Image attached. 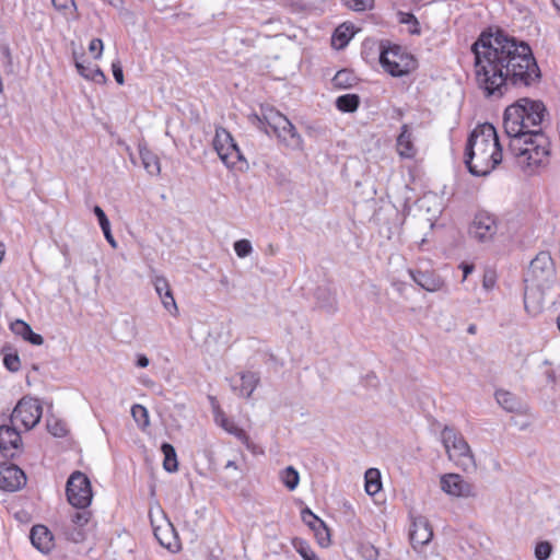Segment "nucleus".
<instances>
[{
	"label": "nucleus",
	"instance_id": "nucleus-9",
	"mask_svg": "<svg viewBox=\"0 0 560 560\" xmlns=\"http://www.w3.org/2000/svg\"><path fill=\"white\" fill-rule=\"evenodd\" d=\"M42 413L38 399L23 397L14 407L11 421H20L26 430H31L40 421Z\"/></svg>",
	"mask_w": 560,
	"mask_h": 560
},
{
	"label": "nucleus",
	"instance_id": "nucleus-18",
	"mask_svg": "<svg viewBox=\"0 0 560 560\" xmlns=\"http://www.w3.org/2000/svg\"><path fill=\"white\" fill-rule=\"evenodd\" d=\"M316 307L327 314H335L338 311L336 293L327 287H318L315 291Z\"/></svg>",
	"mask_w": 560,
	"mask_h": 560
},
{
	"label": "nucleus",
	"instance_id": "nucleus-48",
	"mask_svg": "<svg viewBox=\"0 0 560 560\" xmlns=\"http://www.w3.org/2000/svg\"><path fill=\"white\" fill-rule=\"evenodd\" d=\"M89 50H90L91 54L94 55L95 59H98L102 56V51H103V42H102V39L93 38L90 42Z\"/></svg>",
	"mask_w": 560,
	"mask_h": 560
},
{
	"label": "nucleus",
	"instance_id": "nucleus-60",
	"mask_svg": "<svg viewBox=\"0 0 560 560\" xmlns=\"http://www.w3.org/2000/svg\"><path fill=\"white\" fill-rule=\"evenodd\" d=\"M225 468H237L236 466V463L234 460H229L226 464H225Z\"/></svg>",
	"mask_w": 560,
	"mask_h": 560
},
{
	"label": "nucleus",
	"instance_id": "nucleus-3",
	"mask_svg": "<svg viewBox=\"0 0 560 560\" xmlns=\"http://www.w3.org/2000/svg\"><path fill=\"white\" fill-rule=\"evenodd\" d=\"M464 158L474 176H487L502 162V147L492 124H480L469 133Z\"/></svg>",
	"mask_w": 560,
	"mask_h": 560
},
{
	"label": "nucleus",
	"instance_id": "nucleus-40",
	"mask_svg": "<svg viewBox=\"0 0 560 560\" xmlns=\"http://www.w3.org/2000/svg\"><path fill=\"white\" fill-rule=\"evenodd\" d=\"M552 551V546L549 541H540L535 547V557L537 560H547Z\"/></svg>",
	"mask_w": 560,
	"mask_h": 560
},
{
	"label": "nucleus",
	"instance_id": "nucleus-24",
	"mask_svg": "<svg viewBox=\"0 0 560 560\" xmlns=\"http://www.w3.org/2000/svg\"><path fill=\"white\" fill-rule=\"evenodd\" d=\"M495 399H497L498 404L509 412H518L522 408V405H521V401L518 400V398L514 394H512L508 390H503V389L497 390Z\"/></svg>",
	"mask_w": 560,
	"mask_h": 560
},
{
	"label": "nucleus",
	"instance_id": "nucleus-38",
	"mask_svg": "<svg viewBox=\"0 0 560 560\" xmlns=\"http://www.w3.org/2000/svg\"><path fill=\"white\" fill-rule=\"evenodd\" d=\"M313 532L315 533L317 541L322 547H327L330 544L329 529L323 520Z\"/></svg>",
	"mask_w": 560,
	"mask_h": 560
},
{
	"label": "nucleus",
	"instance_id": "nucleus-45",
	"mask_svg": "<svg viewBox=\"0 0 560 560\" xmlns=\"http://www.w3.org/2000/svg\"><path fill=\"white\" fill-rule=\"evenodd\" d=\"M93 212L98 220L101 229L107 230V228L110 226V223L104 210L100 206H94Z\"/></svg>",
	"mask_w": 560,
	"mask_h": 560
},
{
	"label": "nucleus",
	"instance_id": "nucleus-11",
	"mask_svg": "<svg viewBox=\"0 0 560 560\" xmlns=\"http://www.w3.org/2000/svg\"><path fill=\"white\" fill-rule=\"evenodd\" d=\"M441 489L454 497L470 498L476 495L475 487L458 474H446L441 477Z\"/></svg>",
	"mask_w": 560,
	"mask_h": 560
},
{
	"label": "nucleus",
	"instance_id": "nucleus-59",
	"mask_svg": "<svg viewBox=\"0 0 560 560\" xmlns=\"http://www.w3.org/2000/svg\"><path fill=\"white\" fill-rule=\"evenodd\" d=\"M114 8H120L122 5V0H103Z\"/></svg>",
	"mask_w": 560,
	"mask_h": 560
},
{
	"label": "nucleus",
	"instance_id": "nucleus-63",
	"mask_svg": "<svg viewBox=\"0 0 560 560\" xmlns=\"http://www.w3.org/2000/svg\"><path fill=\"white\" fill-rule=\"evenodd\" d=\"M552 4L560 12V4H558L555 0H552Z\"/></svg>",
	"mask_w": 560,
	"mask_h": 560
},
{
	"label": "nucleus",
	"instance_id": "nucleus-35",
	"mask_svg": "<svg viewBox=\"0 0 560 560\" xmlns=\"http://www.w3.org/2000/svg\"><path fill=\"white\" fill-rule=\"evenodd\" d=\"M63 535L67 540L72 542H82L85 539V530L79 526L72 524L65 525Z\"/></svg>",
	"mask_w": 560,
	"mask_h": 560
},
{
	"label": "nucleus",
	"instance_id": "nucleus-46",
	"mask_svg": "<svg viewBox=\"0 0 560 560\" xmlns=\"http://www.w3.org/2000/svg\"><path fill=\"white\" fill-rule=\"evenodd\" d=\"M162 303H163V306L172 314V315H177L178 313V308H177V305H176V302L174 300V296H173V293H170V298H167L165 294L163 295V298H160Z\"/></svg>",
	"mask_w": 560,
	"mask_h": 560
},
{
	"label": "nucleus",
	"instance_id": "nucleus-14",
	"mask_svg": "<svg viewBox=\"0 0 560 560\" xmlns=\"http://www.w3.org/2000/svg\"><path fill=\"white\" fill-rule=\"evenodd\" d=\"M433 530L429 521L424 516H418L412 520L409 532L410 542L415 550L425 546L431 541Z\"/></svg>",
	"mask_w": 560,
	"mask_h": 560
},
{
	"label": "nucleus",
	"instance_id": "nucleus-56",
	"mask_svg": "<svg viewBox=\"0 0 560 560\" xmlns=\"http://www.w3.org/2000/svg\"><path fill=\"white\" fill-rule=\"evenodd\" d=\"M149 365V359L144 354H139L137 357V366L139 368H147Z\"/></svg>",
	"mask_w": 560,
	"mask_h": 560
},
{
	"label": "nucleus",
	"instance_id": "nucleus-30",
	"mask_svg": "<svg viewBox=\"0 0 560 560\" xmlns=\"http://www.w3.org/2000/svg\"><path fill=\"white\" fill-rule=\"evenodd\" d=\"M360 105V96L357 94H345L336 100V107L342 113H353Z\"/></svg>",
	"mask_w": 560,
	"mask_h": 560
},
{
	"label": "nucleus",
	"instance_id": "nucleus-12",
	"mask_svg": "<svg viewBox=\"0 0 560 560\" xmlns=\"http://www.w3.org/2000/svg\"><path fill=\"white\" fill-rule=\"evenodd\" d=\"M26 483L24 471L14 464L0 465V489L14 492Z\"/></svg>",
	"mask_w": 560,
	"mask_h": 560
},
{
	"label": "nucleus",
	"instance_id": "nucleus-25",
	"mask_svg": "<svg viewBox=\"0 0 560 560\" xmlns=\"http://www.w3.org/2000/svg\"><path fill=\"white\" fill-rule=\"evenodd\" d=\"M140 159L144 170L152 176H156L161 172L159 158L145 147L139 148Z\"/></svg>",
	"mask_w": 560,
	"mask_h": 560
},
{
	"label": "nucleus",
	"instance_id": "nucleus-8",
	"mask_svg": "<svg viewBox=\"0 0 560 560\" xmlns=\"http://www.w3.org/2000/svg\"><path fill=\"white\" fill-rule=\"evenodd\" d=\"M66 495L73 508H88L93 498L91 481L88 476L79 470L73 471L66 485Z\"/></svg>",
	"mask_w": 560,
	"mask_h": 560
},
{
	"label": "nucleus",
	"instance_id": "nucleus-44",
	"mask_svg": "<svg viewBox=\"0 0 560 560\" xmlns=\"http://www.w3.org/2000/svg\"><path fill=\"white\" fill-rule=\"evenodd\" d=\"M374 4V0H349L347 5L354 11H365L372 9Z\"/></svg>",
	"mask_w": 560,
	"mask_h": 560
},
{
	"label": "nucleus",
	"instance_id": "nucleus-22",
	"mask_svg": "<svg viewBox=\"0 0 560 560\" xmlns=\"http://www.w3.org/2000/svg\"><path fill=\"white\" fill-rule=\"evenodd\" d=\"M215 421L230 434H233L241 442L248 446L249 438L245 430L237 427L233 421L229 420L223 412H218L215 416Z\"/></svg>",
	"mask_w": 560,
	"mask_h": 560
},
{
	"label": "nucleus",
	"instance_id": "nucleus-57",
	"mask_svg": "<svg viewBox=\"0 0 560 560\" xmlns=\"http://www.w3.org/2000/svg\"><path fill=\"white\" fill-rule=\"evenodd\" d=\"M460 268H462L463 273H464L463 280H465L468 277V275H470L472 272V270H474V266L467 265V264H463L460 266Z\"/></svg>",
	"mask_w": 560,
	"mask_h": 560
},
{
	"label": "nucleus",
	"instance_id": "nucleus-6",
	"mask_svg": "<svg viewBox=\"0 0 560 560\" xmlns=\"http://www.w3.org/2000/svg\"><path fill=\"white\" fill-rule=\"evenodd\" d=\"M264 118L281 143L291 150H302L303 138L283 114L271 109Z\"/></svg>",
	"mask_w": 560,
	"mask_h": 560
},
{
	"label": "nucleus",
	"instance_id": "nucleus-61",
	"mask_svg": "<svg viewBox=\"0 0 560 560\" xmlns=\"http://www.w3.org/2000/svg\"><path fill=\"white\" fill-rule=\"evenodd\" d=\"M476 330H477V326H476V325H474V324L469 325V326H468V328H467V331H468L469 334H475V332H476Z\"/></svg>",
	"mask_w": 560,
	"mask_h": 560
},
{
	"label": "nucleus",
	"instance_id": "nucleus-28",
	"mask_svg": "<svg viewBox=\"0 0 560 560\" xmlns=\"http://www.w3.org/2000/svg\"><path fill=\"white\" fill-rule=\"evenodd\" d=\"M357 81L354 73L348 69L339 70L331 80L332 85L337 89H350Z\"/></svg>",
	"mask_w": 560,
	"mask_h": 560
},
{
	"label": "nucleus",
	"instance_id": "nucleus-26",
	"mask_svg": "<svg viewBox=\"0 0 560 560\" xmlns=\"http://www.w3.org/2000/svg\"><path fill=\"white\" fill-rule=\"evenodd\" d=\"M154 536L167 549H172L173 541H176V532L171 523H167L164 528L154 527Z\"/></svg>",
	"mask_w": 560,
	"mask_h": 560
},
{
	"label": "nucleus",
	"instance_id": "nucleus-5",
	"mask_svg": "<svg viewBox=\"0 0 560 560\" xmlns=\"http://www.w3.org/2000/svg\"><path fill=\"white\" fill-rule=\"evenodd\" d=\"M441 440L446 450L448 458L465 471L476 469V462L472 452L464 439L455 429L445 427L441 432Z\"/></svg>",
	"mask_w": 560,
	"mask_h": 560
},
{
	"label": "nucleus",
	"instance_id": "nucleus-20",
	"mask_svg": "<svg viewBox=\"0 0 560 560\" xmlns=\"http://www.w3.org/2000/svg\"><path fill=\"white\" fill-rule=\"evenodd\" d=\"M259 383V376L255 372H244L240 374V385L236 383L232 385L233 389L240 390L243 397H250Z\"/></svg>",
	"mask_w": 560,
	"mask_h": 560
},
{
	"label": "nucleus",
	"instance_id": "nucleus-47",
	"mask_svg": "<svg viewBox=\"0 0 560 560\" xmlns=\"http://www.w3.org/2000/svg\"><path fill=\"white\" fill-rule=\"evenodd\" d=\"M52 5L57 11L66 13L67 10L73 8V11L77 10L75 3L73 0H51Z\"/></svg>",
	"mask_w": 560,
	"mask_h": 560
},
{
	"label": "nucleus",
	"instance_id": "nucleus-23",
	"mask_svg": "<svg viewBox=\"0 0 560 560\" xmlns=\"http://www.w3.org/2000/svg\"><path fill=\"white\" fill-rule=\"evenodd\" d=\"M354 31L352 25L341 24L338 26L331 37V44L336 49H343L353 37Z\"/></svg>",
	"mask_w": 560,
	"mask_h": 560
},
{
	"label": "nucleus",
	"instance_id": "nucleus-42",
	"mask_svg": "<svg viewBox=\"0 0 560 560\" xmlns=\"http://www.w3.org/2000/svg\"><path fill=\"white\" fill-rule=\"evenodd\" d=\"M3 365L10 372H18L21 368V362L18 353H7L3 357Z\"/></svg>",
	"mask_w": 560,
	"mask_h": 560
},
{
	"label": "nucleus",
	"instance_id": "nucleus-7",
	"mask_svg": "<svg viewBox=\"0 0 560 560\" xmlns=\"http://www.w3.org/2000/svg\"><path fill=\"white\" fill-rule=\"evenodd\" d=\"M556 278L553 259L548 252H540L530 261L526 282H533L539 291L551 287Z\"/></svg>",
	"mask_w": 560,
	"mask_h": 560
},
{
	"label": "nucleus",
	"instance_id": "nucleus-36",
	"mask_svg": "<svg viewBox=\"0 0 560 560\" xmlns=\"http://www.w3.org/2000/svg\"><path fill=\"white\" fill-rule=\"evenodd\" d=\"M293 546L304 560H319L311 546L303 539H294Z\"/></svg>",
	"mask_w": 560,
	"mask_h": 560
},
{
	"label": "nucleus",
	"instance_id": "nucleus-4",
	"mask_svg": "<svg viewBox=\"0 0 560 560\" xmlns=\"http://www.w3.org/2000/svg\"><path fill=\"white\" fill-rule=\"evenodd\" d=\"M380 63L392 77L400 78L417 67L416 59L406 52L399 45L387 40L380 43Z\"/></svg>",
	"mask_w": 560,
	"mask_h": 560
},
{
	"label": "nucleus",
	"instance_id": "nucleus-51",
	"mask_svg": "<svg viewBox=\"0 0 560 560\" xmlns=\"http://www.w3.org/2000/svg\"><path fill=\"white\" fill-rule=\"evenodd\" d=\"M92 77L89 78V80L95 81V82H105L106 77L104 75L103 71L98 67H94L93 70H91Z\"/></svg>",
	"mask_w": 560,
	"mask_h": 560
},
{
	"label": "nucleus",
	"instance_id": "nucleus-21",
	"mask_svg": "<svg viewBox=\"0 0 560 560\" xmlns=\"http://www.w3.org/2000/svg\"><path fill=\"white\" fill-rule=\"evenodd\" d=\"M224 149L225 150L218 153V155L228 167H235L238 163L247 164L234 139L232 140V145L228 144Z\"/></svg>",
	"mask_w": 560,
	"mask_h": 560
},
{
	"label": "nucleus",
	"instance_id": "nucleus-2",
	"mask_svg": "<svg viewBox=\"0 0 560 560\" xmlns=\"http://www.w3.org/2000/svg\"><path fill=\"white\" fill-rule=\"evenodd\" d=\"M548 116L540 100L518 98L503 114V128L510 138L509 150L522 167H536L545 163L550 154V141L542 124Z\"/></svg>",
	"mask_w": 560,
	"mask_h": 560
},
{
	"label": "nucleus",
	"instance_id": "nucleus-64",
	"mask_svg": "<svg viewBox=\"0 0 560 560\" xmlns=\"http://www.w3.org/2000/svg\"><path fill=\"white\" fill-rule=\"evenodd\" d=\"M488 283H490V280H485L483 285H486V287H487V285H488Z\"/></svg>",
	"mask_w": 560,
	"mask_h": 560
},
{
	"label": "nucleus",
	"instance_id": "nucleus-39",
	"mask_svg": "<svg viewBox=\"0 0 560 560\" xmlns=\"http://www.w3.org/2000/svg\"><path fill=\"white\" fill-rule=\"evenodd\" d=\"M301 517L302 521L312 529L314 530L317 525L322 522V520L315 515L308 508H304L301 511Z\"/></svg>",
	"mask_w": 560,
	"mask_h": 560
},
{
	"label": "nucleus",
	"instance_id": "nucleus-43",
	"mask_svg": "<svg viewBox=\"0 0 560 560\" xmlns=\"http://www.w3.org/2000/svg\"><path fill=\"white\" fill-rule=\"evenodd\" d=\"M234 250L238 257L245 258L252 253L253 247L249 241L240 240L234 243Z\"/></svg>",
	"mask_w": 560,
	"mask_h": 560
},
{
	"label": "nucleus",
	"instance_id": "nucleus-1",
	"mask_svg": "<svg viewBox=\"0 0 560 560\" xmlns=\"http://www.w3.org/2000/svg\"><path fill=\"white\" fill-rule=\"evenodd\" d=\"M471 52L476 80L487 98L500 100L511 89L530 88L541 79L530 46L502 28L481 32Z\"/></svg>",
	"mask_w": 560,
	"mask_h": 560
},
{
	"label": "nucleus",
	"instance_id": "nucleus-62",
	"mask_svg": "<svg viewBox=\"0 0 560 560\" xmlns=\"http://www.w3.org/2000/svg\"><path fill=\"white\" fill-rule=\"evenodd\" d=\"M3 256H4V247L2 244H0V262L2 261L3 259Z\"/></svg>",
	"mask_w": 560,
	"mask_h": 560
},
{
	"label": "nucleus",
	"instance_id": "nucleus-29",
	"mask_svg": "<svg viewBox=\"0 0 560 560\" xmlns=\"http://www.w3.org/2000/svg\"><path fill=\"white\" fill-rule=\"evenodd\" d=\"M365 491L369 495L376 494L382 488L381 474L376 468H369L364 475Z\"/></svg>",
	"mask_w": 560,
	"mask_h": 560
},
{
	"label": "nucleus",
	"instance_id": "nucleus-16",
	"mask_svg": "<svg viewBox=\"0 0 560 560\" xmlns=\"http://www.w3.org/2000/svg\"><path fill=\"white\" fill-rule=\"evenodd\" d=\"M32 545L42 553H49L54 548V537L44 525H34L30 533Z\"/></svg>",
	"mask_w": 560,
	"mask_h": 560
},
{
	"label": "nucleus",
	"instance_id": "nucleus-31",
	"mask_svg": "<svg viewBox=\"0 0 560 560\" xmlns=\"http://www.w3.org/2000/svg\"><path fill=\"white\" fill-rule=\"evenodd\" d=\"M233 137L232 135L224 128L220 127L215 129V136L213 138V148L217 153H221L225 145H232Z\"/></svg>",
	"mask_w": 560,
	"mask_h": 560
},
{
	"label": "nucleus",
	"instance_id": "nucleus-27",
	"mask_svg": "<svg viewBox=\"0 0 560 560\" xmlns=\"http://www.w3.org/2000/svg\"><path fill=\"white\" fill-rule=\"evenodd\" d=\"M161 452L164 455L163 467L168 472H174L178 469V462L174 446L167 442L161 445Z\"/></svg>",
	"mask_w": 560,
	"mask_h": 560
},
{
	"label": "nucleus",
	"instance_id": "nucleus-37",
	"mask_svg": "<svg viewBox=\"0 0 560 560\" xmlns=\"http://www.w3.org/2000/svg\"><path fill=\"white\" fill-rule=\"evenodd\" d=\"M131 415L141 429L149 425V412L142 405H133L131 407Z\"/></svg>",
	"mask_w": 560,
	"mask_h": 560
},
{
	"label": "nucleus",
	"instance_id": "nucleus-13",
	"mask_svg": "<svg viewBox=\"0 0 560 560\" xmlns=\"http://www.w3.org/2000/svg\"><path fill=\"white\" fill-rule=\"evenodd\" d=\"M22 438L13 425H0V452L4 457L13 458L21 450Z\"/></svg>",
	"mask_w": 560,
	"mask_h": 560
},
{
	"label": "nucleus",
	"instance_id": "nucleus-19",
	"mask_svg": "<svg viewBox=\"0 0 560 560\" xmlns=\"http://www.w3.org/2000/svg\"><path fill=\"white\" fill-rule=\"evenodd\" d=\"M10 328L13 334L21 336L25 341L34 346H40L44 343L42 335L34 332L32 327L22 319H15L12 322Z\"/></svg>",
	"mask_w": 560,
	"mask_h": 560
},
{
	"label": "nucleus",
	"instance_id": "nucleus-41",
	"mask_svg": "<svg viewBox=\"0 0 560 560\" xmlns=\"http://www.w3.org/2000/svg\"><path fill=\"white\" fill-rule=\"evenodd\" d=\"M153 284L160 298H163L164 294L167 298H170V293H172V290L170 288L167 280L164 277H155Z\"/></svg>",
	"mask_w": 560,
	"mask_h": 560
},
{
	"label": "nucleus",
	"instance_id": "nucleus-34",
	"mask_svg": "<svg viewBox=\"0 0 560 560\" xmlns=\"http://www.w3.org/2000/svg\"><path fill=\"white\" fill-rule=\"evenodd\" d=\"M85 509H77L72 511L69 515L70 523L74 526H79L81 528H84V526L90 522L91 518V512Z\"/></svg>",
	"mask_w": 560,
	"mask_h": 560
},
{
	"label": "nucleus",
	"instance_id": "nucleus-33",
	"mask_svg": "<svg viewBox=\"0 0 560 560\" xmlns=\"http://www.w3.org/2000/svg\"><path fill=\"white\" fill-rule=\"evenodd\" d=\"M397 16H398V22L399 23L406 24V25L410 26L409 27L410 34H412V35H420L421 34V27H420L419 21L415 16L413 13L399 11L397 13Z\"/></svg>",
	"mask_w": 560,
	"mask_h": 560
},
{
	"label": "nucleus",
	"instance_id": "nucleus-58",
	"mask_svg": "<svg viewBox=\"0 0 560 560\" xmlns=\"http://www.w3.org/2000/svg\"><path fill=\"white\" fill-rule=\"evenodd\" d=\"M532 289L529 287H526L525 289V292H524V304H525V308L528 307V299L530 296V293H532Z\"/></svg>",
	"mask_w": 560,
	"mask_h": 560
},
{
	"label": "nucleus",
	"instance_id": "nucleus-55",
	"mask_svg": "<svg viewBox=\"0 0 560 560\" xmlns=\"http://www.w3.org/2000/svg\"><path fill=\"white\" fill-rule=\"evenodd\" d=\"M377 550L374 548V547H369L366 548L365 552H364V558L368 559V560H375L377 558Z\"/></svg>",
	"mask_w": 560,
	"mask_h": 560
},
{
	"label": "nucleus",
	"instance_id": "nucleus-54",
	"mask_svg": "<svg viewBox=\"0 0 560 560\" xmlns=\"http://www.w3.org/2000/svg\"><path fill=\"white\" fill-rule=\"evenodd\" d=\"M103 231V234L106 238V241L110 244V246L113 248H116L117 247V243L112 234V231H110V226L107 228V230H102Z\"/></svg>",
	"mask_w": 560,
	"mask_h": 560
},
{
	"label": "nucleus",
	"instance_id": "nucleus-50",
	"mask_svg": "<svg viewBox=\"0 0 560 560\" xmlns=\"http://www.w3.org/2000/svg\"><path fill=\"white\" fill-rule=\"evenodd\" d=\"M112 70H113V75H114L116 82L118 84H122L124 83V72H122L121 66L118 62H113Z\"/></svg>",
	"mask_w": 560,
	"mask_h": 560
},
{
	"label": "nucleus",
	"instance_id": "nucleus-32",
	"mask_svg": "<svg viewBox=\"0 0 560 560\" xmlns=\"http://www.w3.org/2000/svg\"><path fill=\"white\" fill-rule=\"evenodd\" d=\"M280 478L283 485L290 491L295 490L300 482V475L298 470L292 466H288L285 469H283L281 471Z\"/></svg>",
	"mask_w": 560,
	"mask_h": 560
},
{
	"label": "nucleus",
	"instance_id": "nucleus-49",
	"mask_svg": "<svg viewBox=\"0 0 560 560\" xmlns=\"http://www.w3.org/2000/svg\"><path fill=\"white\" fill-rule=\"evenodd\" d=\"M75 68L83 78L89 80V78L92 77L91 70H93V68L90 66H85L83 61H79L78 59H75Z\"/></svg>",
	"mask_w": 560,
	"mask_h": 560
},
{
	"label": "nucleus",
	"instance_id": "nucleus-17",
	"mask_svg": "<svg viewBox=\"0 0 560 560\" xmlns=\"http://www.w3.org/2000/svg\"><path fill=\"white\" fill-rule=\"evenodd\" d=\"M397 152L402 159H413L417 154V148L413 144L412 133L407 124L400 128V133L396 141Z\"/></svg>",
	"mask_w": 560,
	"mask_h": 560
},
{
	"label": "nucleus",
	"instance_id": "nucleus-52",
	"mask_svg": "<svg viewBox=\"0 0 560 560\" xmlns=\"http://www.w3.org/2000/svg\"><path fill=\"white\" fill-rule=\"evenodd\" d=\"M48 429H49L50 433L55 436L60 438L66 434V429L63 428V425H61L59 423H55L54 425L48 424Z\"/></svg>",
	"mask_w": 560,
	"mask_h": 560
},
{
	"label": "nucleus",
	"instance_id": "nucleus-10",
	"mask_svg": "<svg viewBox=\"0 0 560 560\" xmlns=\"http://www.w3.org/2000/svg\"><path fill=\"white\" fill-rule=\"evenodd\" d=\"M497 232L498 224L495 218L486 211H480L475 215L468 230L469 235L480 243L492 241Z\"/></svg>",
	"mask_w": 560,
	"mask_h": 560
},
{
	"label": "nucleus",
	"instance_id": "nucleus-15",
	"mask_svg": "<svg viewBox=\"0 0 560 560\" xmlns=\"http://www.w3.org/2000/svg\"><path fill=\"white\" fill-rule=\"evenodd\" d=\"M411 279L423 290L429 292H435L443 288V279L433 270H408Z\"/></svg>",
	"mask_w": 560,
	"mask_h": 560
},
{
	"label": "nucleus",
	"instance_id": "nucleus-53",
	"mask_svg": "<svg viewBox=\"0 0 560 560\" xmlns=\"http://www.w3.org/2000/svg\"><path fill=\"white\" fill-rule=\"evenodd\" d=\"M0 52L3 56V58L5 59L7 63L9 66H11V63H12V56H11L10 47L8 45L0 46Z\"/></svg>",
	"mask_w": 560,
	"mask_h": 560
}]
</instances>
